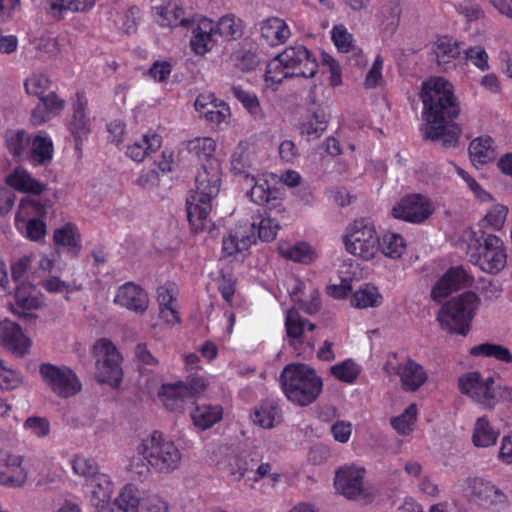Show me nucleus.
Here are the masks:
<instances>
[{
	"instance_id": "nucleus-1",
	"label": "nucleus",
	"mask_w": 512,
	"mask_h": 512,
	"mask_svg": "<svg viewBox=\"0 0 512 512\" xmlns=\"http://www.w3.org/2000/svg\"><path fill=\"white\" fill-rule=\"evenodd\" d=\"M217 143L211 137H196L186 144L188 153L201 164L195 178V189L186 201L187 217L194 232L208 228L212 201L221 187L222 169L215 157Z\"/></svg>"
},
{
	"instance_id": "nucleus-2",
	"label": "nucleus",
	"mask_w": 512,
	"mask_h": 512,
	"mask_svg": "<svg viewBox=\"0 0 512 512\" xmlns=\"http://www.w3.org/2000/svg\"><path fill=\"white\" fill-rule=\"evenodd\" d=\"M426 120L425 137L440 140L444 147H455L460 128L453 122L460 113L453 85L443 77L425 81L420 94Z\"/></svg>"
},
{
	"instance_id": "nucleus-3",
	"label": "nucleus",
	"mask_w": 512,
	"mask_h": 512,
	"mask_svg": "<svg viewBox=\"0 0 512 512\" xmlns=\"http://www.w3.org/2000/svg\"><path fill=\"white\" fill-rule=\"evenodd\" d=\"M462 248L470 263L482 271L497 274L507 263L503 240L485 230L467 228L461 237Z\"/></svg>"
},
{
	"instance_id": "nucleus-4",
	"label": "nucleus",
	"mask_w": 512,
	"mask_h": 512,
	"mask_svg": "<svg viewBox=\"0 0 512 512\" xmlns=\"http://www.w3.org/2000/svg\"><path fill=\"white\" fill-rule=\"evenodd\" d=\"M272 210L263 209L254 217L251 224L237 225L230 229L222 239V254L225 257L236 256L247 252L253 244H256L257 237L263 242L273 241L280 229L279 221L272 217Z\"/></svg>"
},
{
	"instance_id": "nucleus-5",
	"label": "nucleus",
	"mask_w": 512,
	"mask_h": 512,
	"mask_svg": "<svg viewBox=\"0 0 512 512\" xmlns=\"http://www.w3.org/2000/svg\"><path fill=\"white\" fill-rule=\"evenodd\" d=\"M281 386L287 399L298 406H308L320 395L322 379L315 370L305 364H289L280 376Z\"/></svg>"
},
{
	"instance_id": "nucleus-6",
	"label": "nucleus",
	"mask_w": 512,
	"mask_h": 512,
	"mask_svg": "<svg viewBox=\"0 0 512 512\" xmlns=\"http://www.w3.org/2000/svg\"><path fill=\"white\" fill-rule=\"evenodd\" d=\"M137 452L158 473H171L179 468L182 455L174 441L162 432L154 431L142 439Z\"/></svg>"
},
{
	"instance_id": "nucleus-7",
	"label": "nucleus",
	"mask_w": 512,
	"mask_h": 512,
	"mask_svg": "<svg viewBox=\"0 0 512 512\" xmlns=\"http://www.w3.org/2000/svg\"><path fill=\"white\" fill-rule=\"evenodd\" d=\"M479 304L475 292L467 291L447 301L440 309L438 321L450 334L467 335Z\"/></svg>"
},
{
	"instance_id": "nucleus-8",
	"label": "nucleus",
	"mask_w": 512,
	"mask_h": 512,
	"mask_svg": "<svg viewBox=\"0 0 512 512\" xmlns=\"http://www.w3.org/2000/svg\"><path fill=\"white\" fill-rule=\"evenodd\" d=\"M346 250L363 260L373 259L379 251V236L375 226L367 219H357L347 228L344 236Z\"/></svg>"
},
{
	"instance_id": "nucleus-9",
	"label": "nucleus",
	"mask_w": 512,
	"mask_h": 512,
	"mask_svg": "<svg viewBox=\"0 0 512 512\" xmlns=\"http://www.w3.org/2000/svg\"><path fill=\"white\" fill-rule=\"evenodd\" d=\"M93 353L96 357L99 382L118 387L122 381L123 371L122 357L116 346L111 340L101 338L94 344Z\"/></svg>"
},
{
	"instance_id": "nucleus-10",
	"label": "nucleus",
	"mask_w": 512,
	"mask_h": 512,
	"mask_svg": "<svg viewBox=\"0 0 512 512\" xmlns=\"http://www.w3.org/2000/svg\"><path fill=\"white\" fill-rule=\"evenodd\" d=\"M462 491L470 503L485 509H498L508 502L507 495L500 488L481 477L467 478Z\"/></svg>"
},
{
	"instance_id": "nucleus-11",
	"label": "nucleus",
	"mask_w": 512,
	"mask_h": 512,
	"mask_svg": "<svg viewBox=\"0 0 512 512\" xmlns=\"http://www.w3.org/2000/svg\"><path fill=\"white\" fill-rule=\"evenodd\" d=\"M195 12L184 7L181 0H156L151 7L153 21L161 28L189 30L196 21Z\"/></svg>"
},
{
	"instance_id": "nucleus-12",
	"label": "nucleus",
	"mask_w": 512,
	"mask_h": 512,
	"mask_svg": "<svg viewBox=\"0 0 512 512\" xmlns=\"http://www.w3.org/2000/svg\"><path fill=\"white\" fill-rule=\"evenodd\" d=\"M85 91H77L70 99L71 113L66 120V128L75 142V149L82 150L83 141L91 133V119Z\"/></svg>"
},
{
	"instance_id": "nucleus-13",
	"label": "nucleus",
	"mask_w": 512,
	"mask_h": 512,
	"mask_svg": "<svg viewBox=\"0 0 512 512\" xmlns=\"http://www.w3.org/2000/svg\"><path fill=\"white\" fill-rule=\"evenodd\" d=\"M45 384L61 398H69L81 390V382L74 371L66 366L43 363L39 368Z\"/></svg>"
},
{
	"instance_id": "nucleus-14",
	"label": "nucleus",
	"mask_w": 512,
	"mask_h": 512,
	"mask_svg": "<svg viewBox=\"0 0 512 512\" xmlns=\"http://www.w3.org/2000/svg\"><path fill=\"white\" fill-rule=\"evenodd\" d=\"M282 61L292 77L312 78L318 63L313 54L301 44L291 45L281 52Z\"/></svg>"
},
{
	"instance_id": "nucleus-15",
	"label": "nucleus",
	"mask_w": 512,
	"mask_h": 512,
	"mask_svg": "<svg viewBox=\"0 0 512 512\" xmlns=\"http://www.w3.org/2000/svg\"><path fill=\"white\" fill-rule=\"evenodd\" d=\"M434 212L432 202L421 194L403 197L392 209V215L410 223H422Z\"/></svg>"
},
{
	"instance_id": "nucleus-16",
	"label": "nucleus",
	"mask_w": 512,
	"mask_h": 512,
	"mask_svg": "<svg viewBox=\"0 0 512 512\" xmlns=\"http://www.w3.org/2000/svg\"><path fill=\"white\" fill-rule=\"evenodd\" d=\"M493 384V378L483 380L479 372L467 373L458 380V387L462 394L487 408H492L495 404Z\"/></svg>"
},
{
	"instance_id": "nucleus-17",
	"label": "nucleus",
	"mask_w": 512,
	"mask_h": 512,
	"mask_svg": "<svg viewBox=\"0 0 512 512\" xmlns=\"http://www.w3.org/2000/svg\"><path fill=\"white\" fill-rule=\"evenodd\" d=\"M473 278L467 273L462 266L451 267L447 272L434 284L431 290L433 300L440 302L448 297L453 291L470 286Z\"/></svg>"
},
{
	"instance_id": "nucleus-18",
	"label": "nucleus",
	"mask_w": 512,
	"mask_h": 512,
	"mask_svg": "<svg viewBox=\"0 0 512 512\" xmlns=\"http://www.w3.org/2000/svg\"><path fill=\"white\" fill-rule=\"evenodd\" d=\"M179 289L176 283L167 281L156 290V299L159 306V316L167 324L174 325L181 322L178 297Z\"/></svg>"
},
{
	"instance_id": "nucleus-19",
	"label": "nucleus",
	"mask_w": 512,
	"mask_h": 512,
	"mask_svg": "<svg viewBox=\"0 0 512 512\" xmlns=\"http://www.w3.org/2000/svg\"><path fill=\"white\" fill-rule=\"evenodd\" d=\"M194 19L196 21L189 29L192 31L189 46L194 54L203 56L211 51L214 46L215 24L211 19L197 13Z\"/></svg>"
},
{
	"instance_id": "nucleus-20",
	"label": "nucleus",
	"mask_w": 512,
	"mask_h": 512,
	"mask_svg": "<svg viewBox=\"0 0 512 512\" xmlns=\"http://www.w3.org/2000/svg\"><path fill=\"white\" fill-rule=\"evenodd\" d=\"M114 302L136 314H144L149 307L148 293L134 282L119 286Z\"/></svg>"
},
{
	"instance_id": "nucleus-21",
	"label": "nucleus",
	"mask_w": 512,
	"mask_h": 512,
	"mask_svg": "<svg viewBox=\"0 0 512 512\" xmlns=\"http://www.w3.org/2000/svg\"><path fill=\"white\" fill-rule=\"evenodd\" d=\"M0 342L4 348L17 356H24L30 348V339L15 322L5 319L0 322Z\"/></svg>"
},
{
	"instance_id": "nucleus-22",
	"label": "nucleus",
	"mask_w": 512,
	"mask_h": 512,
	"mask_svg": "<svg viewBox=\"0 0 512 512\" xmlns=\"http://www.w3.org/2000/svg\"><path fill=\"white\" fill-rule=\"evenodd\" d=\"M365 469L342 467L337 470L334 486L336 490L348 499H354L363 491Z\"/></svg>"
},
{
	"instance_id": "nucleus-23",
	"label": "nucleus",
	"mask_w": 512,
	"mask_h": 512,
	"mask_svg": "<svg viewBox=\"0 0 512 512\" xmlns=\"http://www.w3.org/2000/svg\"><path fill=\"white\" fill-rule=\"evenodd\" d=\"M194 105L197 112L213 125H220L231 115L228 104L210 96L199 95Z\"/></svg>"
},
{
	"instance_id": "nucleus-24",
	"label": "nucleus",
	"mask_w": 512,
	"mask_h": 512,
	"mask_svg": "<svg viewBox=\"0 0 512 512\" xmlns=\"http://www.w3.org/2000/svg\"><path fill=\"white\" fill-rule=\"evenodd\" d=\"M158 397L165 408L174 413H183L187 405L194 401L178 382L163 384Z\"/></svg>"
},
{
	"instance_id": "nucleus-25",
	"label": "nucleus",
	"mask_w": 512,
	"mask_h": 512,
	"mask_svg": "<svg viewBox=\"0 0 512 512\" xmlns=\"http://www.w3.org/2000/svg\"><path fill=\"white\" fill-rule=\"evenodd\" d=\"M254 183L248 196L250 200L260 206H266L264 209L273 210L281 206L280 192L277 188L271 187L268 180L264 178L252 177Z\"/></svg>"
},
{
	"instance_id": "nucleus-26",
	"label": "nucleus",
	"mask_w": 512,
	"mask_h": 512,
	"mask_svg": "<svg viewBox=\"0 0 512 512\" xmlns=\"http://www.w3.org/2000/svg\"><path fill=\"white\" fill-rule=\"evenodd\" d=\"M396 373L400 377L403 390L407 392L417 391L428 378L423 366L410 358L397 365Z\"/></svg>"
},
{
	"instance_id": "nucleus-27",
	"label": "nucleus",
	"mask_w": 512,
	"mask_h": 512,
	"mask_svg": "<svg viewBox=\"0 0 512 512\" xmlns=\"http://www.w3.org/2000/svg\"><path fill=\"white\" fill-rule=\"evenodd\" d=\"M315 325L308 319L303 318L297 311L289 310L285 317V330L288 338L290 339V345L293 347L297 355H301L302 352L298 348V345L304 343V333L306 330L314 331Z\"/></svg>"
},
{
	"instance_id": "nucleus-28",
	"label": "nucleus",
	"mask_w": 512,
	"mask_h": 512,
	"mask_svg": "<svg viewBox=\"0 0 512 512\" xmlns=\"http://www.w3.org/2000/svg\"><path fill=\"white\" fill-rule=\"evenodd\" d=\"M53 242L73 258H77L82 249L81 234L78 227L72 222L65 223L54 230Z\"/></svg>"
},
{
	"instance_id": "nucleus-29",
	"label": "nucleus",
	"mask_w": 512,
	"mask_h": 512,
	"mask_svg": "<svg viewBox=\"0 0 512 512\" xmlns=\"http://www.w3.org/2000/svg\"><path fill=\"white\" fill-rule=\"evenodd\" d=\"M261 37L270 45L284 44L290 37L291 31L287 23L279 17H269L258 24Z\"/></svg>"
},
{
	"instance_id": "nucleus-30",
	"label": "nucleus",
	"mask_w": 512,
	"mask_h": 512,
	"mask_svg": "<svg viewBox=\"0 0 512 512\" xmlns=\"http://www.w3.org/2000/svg\"><path fill=\"white\" fill-rule=\"evenodd\" d=\"M161 145L162 137L156 132L148 131L140 139L127 146L126 155L140 163L150 154L155 153Z\"/></svg>"
},
{
	"instance_id": "nucleus-31",
	"label": "nucleus",
	"mask_w": 512,
	"mask_h": 512,
	"mask_svg": "<svg viewBox=\"0 0 512 512\" xmlns=\"http://www.w3.org/2000/svg\"><path fill=\"white\" fill-rule=\"evenodd\" d=\"M6 184L14 190L32 195H40L46 188L45 184L32 177L24 168L17 167L6 177Z\"/></svg>"
},
{
	"instance_id": "nucleus-32",
	"label": "nucleus",
	"mask_w": 512,
	"mask_h": 512,
	"mask_svg": "<svg viewBox=\"0 0 512 512\" xmlns=\"http://www.w3.org/2000/svg\"><path fill=\"white\" fill-rule=\"evenodd\" d=\"M23 458L20 455H8L5 460V469L0 471V484L10 488L24 485L27 472L22 467Z\"/></svg>"
},
{
	"instance_id": "nucleus-33",
	"label": "nucleus",
	"mask_w": 512,
	"mask_h": 512,
	"mask_svg": "<svg viewBox=\"0 0 512 512\" xmlns=\"http://www.w3.org/2000/svg\"><path fill=\"white\" fill-rule=\"evenodd\" d=\"M251 419L254 424L261 428H273L281 420L280 406L272 399L262 400L251 414Z\"/></svg>"
},
{
	"instance_id": "nucleus-34",
	"label": "nucleus",
	"mask_w": 512,
	"mask_h": 512,
	"mask_svg": "<svg viewBox=\"0 0 512 512\" xmlns=\"http://www.w3.org/2000/svg\"><path fill=\"white\" fill-rule=\"evenodd\" d=\"M54 156V143L52 138L44 131H40L31 140L30 161L36 165L50 163Z\"/></svg>"
},
{
	"instance_id": "nucleus-35",
	"label": "nucleus",
	"mask_w": 512,
	"mask_h": 512,
	"mask_svg": "<svg viewBox=\"0 0 512 512\" xmlns=\"http://www.w3.org/2000/svg\"><path fill=\"white\" fill-rule=\"evenodd\" d=\"M190 416L196 427L206 430L222 419L223 408L219 404L202 403L196 405Z\"/></svg>"
},
{
	"instance_id": "nucleus-36",
	"label": "nucleus",
	"mask_w": 512,
	"mask_h": 512,
	"mask_svg": "<svg viewBox=\"0 0 512 512\" xmlns=\"http://www.w3.org/2000/svg\"><path fill=\"white\" fill-rule=\"evenodd\" d=\"M461 42L451 36H437L432 46V54L438 65L449 64L461 54Z\"/></svg>"
},
{
	"instance_id": "nucleus-37",
	"label": "nucleus",
	"mask_w": 512,
	"mask_h": 512,
	"mask_svg": "<svg viewBox=\"0 0 512 512\" xmlns=\"http://www.w3.org/2000/svg\"><path fill=\"white\" fill-rule=\"evenodd\" d=\"M14 298L13 312L18 314L37 309L41 303L36 287L29 282L16 285Z\"/></svg>"
},
{
	"instance_id": "nucleus-38",
	"label": "nucleus",
	"mask_w": 512,
	"mask_h": 512,
	"mask_svg": "<svg viewBox=\"0 0 512 512\" xmlns=\"http://www.w3.org/2000/svg\"><path fill=\"white\" fill-rule=\"evenodd\" d=\"M469 155L474 164L484 165L496 159L494 140L490 136H479L471 141Z\"/></svg>"
},
{
	"instance_id": "nucleus-39",
	"label": "nucleus",
	"mask_w": 512,
	"mask_h": 512,
	"mask_svg": "<svg viewBox=\"0 0 512 512\" xmlns=\"http://www.w3.org/2000/svg\"><path fill=\"white\" fill-rule=\"evenodd\" d=\"M328 118L323 109H317L310 113L300 123V133L306 136L307 140L319 138L327 129Z\"/></svg>"
},
{
	"instance_id": "nucleus-40",
	"label": "nucleus",
	"mask_w": 512,
	"mask_h": 512,
	"mask_svg": "<svg viewBox=\"0 0 512 512\" xmlns=\"http://www.w3.org/2000/svg\"><path fill=\"white\" fill-rule=\"evenodd\" d=\"M498 436L499 431L486 416L477 419L472 434V442L476 447H490L496 443Z\"/></svg>"
},
{
	"instance_id": "nucleus-41",
	"label": "nucleus",
	"mask_w": 512,
	"mask_h": 512,
	"mask_svg": "<svg viewBox=\"0 0 512 512\" xmlns=\"http://www.w3.org/2000/svg\"><path fill=\"white\" fill-rule=\"evenodd\" d=\"M286 78H293L290 75L288 69L284 62L282 61L281 53L274 57L270 62H268L264 74V82L267 88L276 91L278 85L282 83V81Z\"/></svg>"
},
{
	"instance_id": "nucleus-42",
	"label": "nucleus",
	"mask_w": 512,
	"mask_h": 512,
	"mask_svg": "<svg viewBox=\"0 0 512 512\" xmlns=\"http://www.w3.org/2000/svg\"><path fill=\"white\" fill-rule=\"evenodd\" d=\"M96 0H50V11L56 18H62L66 12L85 13L93 9Z\"/></svg>"
},
{
	"instance_id": "nucleus-43",
	"label": "nucleus",
	"mask_w": 512,
	"mask_h": 512,
	"mask_svg": "<svg viewBox=\"0 0 512 512\" xmlns=\"http://www.w3.org/2000/svg\"><path fill=\"white\" fill-rule=\"evenodd\" d=\"M177 382L194 400L203 394L210 384L208 375L204 369L187 372L185 380H179Z\"/></svg>"
},
{
	"instance_id": "nucleus-44",
	"label": "nucleus",
	"mask_w": 512,
	"mask_h": 512,
	"mask_svg": "<svg viewBox=\"0 0 512 512\" xmlns=\"http://www.w3.org/2000/svg\"><path fill=\"white\" fill-rule=\"evenodd\" d=\"M406 248L404 238L397 233L385 232L379 237V251L386 257L397 259L402 256Z\"/></svg>"
},
{
	"instance_id": "nucleus-45",
	"label": "nucleus",
	"mask_w": 512,
	"mask_h": 512,
	"mask_svg": "<svg viewBox=\"0 0 512 512\" xmlns=\"http://www.w3.org/2000/svg\"><path fill=\"white\" fill-rule=\"evenodd\" d=\"M141 501L138 488L133 484H126L115 499V505L123 512H139Z\"/></svg>"
},
{
	"instance_id": "nucleus-46",
	"label": "nucleus",
	"mask_w": 512,
	"mask_h": 512,
	"mask_svg": "<svg viewBox=\"0 0 512 512\" xmlns=\"http://www.w3.org/2000/svg\"><path fill=\"white\" fill-rule=\"evenodd\" d=\"M17 230L31 241L42 240L47 232L45 219H19L15 218Z\"/></svg>"
},
{
	"instance_id": "nucleus-47",
	"label": "nucleus",
	"mask_w": 512,
	"mask_h": 512,
	"mask_svg": "<svg viewBox=\"0 0 512 512\" xmlns=\"http://www.w3.org/2000/svg\"><path fill=\"white\" fill-rule=\"evenodd\" d=\"M351 301L357 308L378 307L383 302V296L377 287L366 284L353 294Z\"/></svg>"
},
{
	"instance_id": "nucleus-48",
	"label": "nucleus",
	"mask_w": 512,
	"mask_h": 512,
	"mask_svg": "<svg viewBox=\"0 0 512 512\" xmlns=\"http://www.w3.org/2000/svg\"><path fill=\"white\" fill-rule=\"evenodd\" d=\"M47 203H42L33 198H22L19 203L15 218L19 219H46Z\"/></svg>"
},
{
	"instance_id": "nucleus-49",
	"label": "nucleus",
	"mask_w": 512,
	"mask_h": 512,
	"mask_svg": "<svg viewBox=\"0 0 512 512\" xmlns=\"http://www.w3.org/2000/svg\"><path fill=\"white\" fill-rule=\"evenodd\" d=\"M470 354L475 357H493L505 363L512 362V354L508 348L492 343H482L471 348Z\"/></svg>"
},
{
	"instance_id": "nucleus-50",
	"label": "nucleus",
	"mask_w": 512,
	"mask_h": 512,
	"mask_svg": "<svg viewBox=\"0 0 512 512\" xmlns=\"http://www.w3.org/2000/svg\"><path fill=\"white\" fill-rule=\"evenodd\" d=\"M330 373L338 381L353 384L361 373V367L352 359H346L333 365Z\"/></svg>"
},
{
	"instance_id": "nucleus-51",
	"label": "nucleus",
	"mask_w": 512,
	"mask_h": 512,
	"mask_svg": "<svg viewBox=\"0 0 512 512\" xmlns=\"http://www.w3.org/2000/svg\"><path fill=\"white\" fill-rule=\"evenodd\" d=\"M231 92L252 116L255 118H261L263 116L260 102L254 92L244 90L240 86H233Z\"/></svg>"
},
{
	"instance_id": "nucleus-52",
	"label": "nucleus",
	"mask_w": 512,
	"mask_h": 512,
	"mask_svg": "<svg viewBox=\"0 0 512 512\" xmlns=\"http://www.w3.org/2000/svg\"><path fill=\"white\" fill-rule=\"evenodd\" d=\"M215 34L225 38L237 39L242 35V21L232 14L224 15L215 24Z\"/></svg>"
},
{
	"instance_id": "nucleus-53",
	"label": "nucleus",
	"mask_w": 512,
	"mask_h": 512,
	"mask_svg": "<svg viewBox=\"0 0 512 512\" xmlns=\"http://www.w3.org/2000/svg\"><path fill=\"white\" fill-rule=\"evenodd\" d=\"M416 419L417 405L413 403L410 404L401 415L392 418L391 425L397 433L406 436L413 431Z\"/></svg>"
},
{
	"instance_id": "nucleus-54",
	"label": "nucleus",
	"mask_w": 512,
	"mask_h": 512,
	"mask_svg": "<svg viewBox=\"0 0 512 512\" xmlns=\"http://www.w3.org/2000/svg\"><path fill=\"white\" fill-rule=\"evenodd\" d=\"M51 86V80L43 74H33L26 78L24 88L28 95L35 96L39 100L46 95Z\"/></svg>"
},
{
	"instance_id": "nucleus-55",
	"label": "nucleus",
	"mask_w": 512,
	"mask_h": 512,
	"mask_svg": "<svg viewBox=\"0 0 512 512\" xmlns=\"http://www.w3.org/2000/svg\"><path fill=\"white\" fill-rule=\"evenodd\" d=\"M508 210L505 206L498 205L490 210L485 217L479 222L478 229L492 228L500 230L506 220Z\"/></svg>"
},
{
	"instance_id": "nucleus-56",
	"label": "nucleus",
	"mask_w": 512,
	"mask_h": 512,
	"mask_svg": "<svg viewBox=\"0 0 512 512\" xmlns=\"http://www.w3.org/2000/svg\"><path fill=\"white\" fill-rule=\"evenodd\" d=\"M92 485L94 487L93 494L101 502H109L113 494L114 485L110 477L105 474H95L93 476Z\"/></svg>"
},
{
	"instance_id": "nucleus-57",
	"label": "nucleus",
	"mask_w": 512,
	"mask_h": 512,
	"mask_svg": "<svg viewBox=\"0 0 512 512\" xmlns=\"http://www.w3.org/2000/svg\"><path fill=\"white\" fill-rule=\"evenodd\" d=\"M465 59L482 72L490 69L489 55L484 47L476 45L464 50Z\"/></svg>"
},
{
	"instance_id": "nucleus-58",
	"label": "nucleus",
	"mask_w": 512,
	"mask_h": 512,
	"mask_svg": "<svg viewBox=\"0 0 512 512\" xmlns=\"http://www.w3.org/2000/svg\"><path fill=\"white\" fill-rule=\"evenodd\" d=\"M283 256L286 258L294 261V262H301V263H308L313 258V250L310 245L307 243L301 242L293 245L292 247L288 248L287 250H284L283 248L280 249Z\"/></svg>"
},
{
	"instance_id": "nucleus-59",
	"label": "nucleus",
	"mask_w": 512,
	"mask_h": 512,
	"mask_svg": "<svg viewBox=\"0 0 512 512\" xmlns=\"http://www.w3.org/2000/svg\"><path fill=\"white\" fill-rule=\"evenodd\" d=\"M28 145L26 133L23 130L8 133L6 136V146L10 154L14 158H20Z\"/></svg>"
},
{
	"instance_id": "nucleus-60",
	"label": "nucleus",
	"mask_w": 512,
	"mask_h": 512,
	"mask_svg": "<svg viewBox=\"0 0 512 512\" xmlns=\"http://www.w3.org/2000/svg\"><path fill=\"white\" fill-rule=\"evenodd\" d=\"M381 21L386 28L394 29L400 20L401 6L398 2L390 1L381 7Z\"/></svg>"
},
{
	"instance_id": "nucleus-61",
	"label": "nucleus",
	"mask_w": 512,
	"mask_h": 512,
	"mask_svg": "<svg viewBox=\"0 0 512 512\" xmlns=\"http://www.w3.org/2000/svg\"><path fill=\"white\" fill-rule=\"evenodd\" d=\"M250 165L248 149L242 144H239L231 157L232 170L236 174H244Z\"/></svg>"
},
{
	"instance_id": "nucleus-62",
	"label": "nucleus",
	"mask_w": 512,
	"mask_h": 512,
	"mask_svg": "<svg viewBox=\"0 0 512 512\" xmlns=\"http://www.w3.org/2000/svg\"><path fill=\"white\" fill-rule=\"evenodd\" d=\"M332 40L340 52L347 53L351 50L353 36L344 25H336L332 29Z\"/></svg>"
},
{
	"instance_id": "nucleus-63",
	"label": "nucleus",
	"mask_w": 512,
	"mask_h": 512,
	"mask_svg": "<svg viewBox=\"0 0 512 512\" xmlns=\"http://www.w3.org/2000/svg\"><path fill=\"white\" fill-rule=\"evenodd\" d=\"M72 469L75 474L83 477H93L97 473V465L93 459L84 456H75L72 460Z\"/></svg>"
},
{
	"instance_id": "nucleus-64",
	"label": "nucleus",
	"mask_w": 512,
	"mask_h": 512,
	"mask_svg": "<svg viewBox=\"0 0 512 512\" xmlns=\"http://www.w3.org/2000/svg\"><path fill=\"white\" fill-rule=\"evenodd\" d=\"M169 504L158 495H150L142 499L139 512H168Z\"/></svg>"
}]
</instances>
